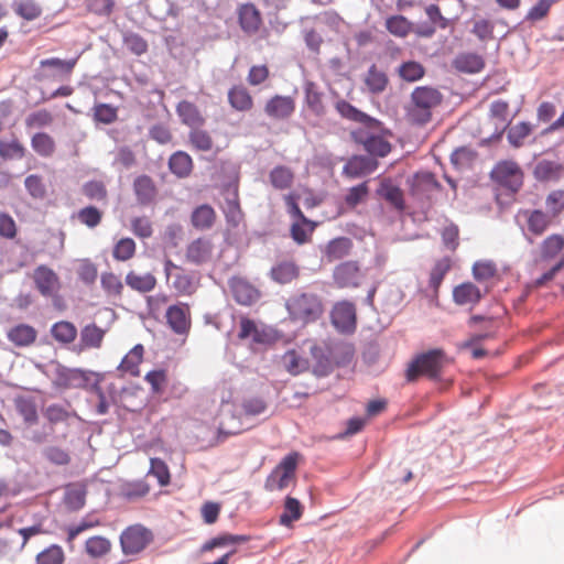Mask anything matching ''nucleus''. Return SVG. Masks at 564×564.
<instances>
[{
	"label": "nucleus",
	"mask_w": 564,
	"mask_h": 564,
	"mask_svg": "<svg viewBox=\"0 0 564 564\" xmlns=\"http://www.w3.org/2000/svg\"><path fill=\"white\" fill-rule=\"evenodd\" d=\"M289 319L301 327L314 324L325 313L323 297L314 292H296L285 302Z\"/></svg>",
	"instance_id": "1"
},
{
	"label": "nucleus",
	"mask_w": 564,
	"mask_h": 564,
	"mask_svg": "<svg viewBox=\"0 0 564 564\" xmlns=\"http://www.w3.org/2000/svg\"><path fill=\"white\" fill-rule=\"evenodd\" d=\"M442 102V94L432 87H416L411 94L406 119L415 126H424L432 119V110Z\"/></svg>",
	"instance_id": "2"
},
{
	"label": "nucleus",
	"mask_w": 564,
	"mask_h": 564,
	"mask_svg": "<svg viewBox=\"0 0 564 564\" xmlns=\"http://www.w3.org/2000/svg\"><path fill=\"white\" fill-rule=\"evenodd\" d=\"M452 364V359L443 349H431L416 356L406 369V379L412 382L420 376L436 380L442 377L444 369Z\"/></svg>",
	"instance_id": "3"
},
{
	"label": "nucleus",
	"mask_w": 564,
	"mask_h": 564,
	"mask_svg": "<svg viewBox=\"0 0 564 564\" xmlns=\"http://www.w3.org/2000/svg\"><path fill=\"white\" fill-rule=\"evenodd\" d=\"M301 455L292 452L284 456L264 481L267 491H282L296 480V469Z\"/></svg>",
	"instance_id": "4"
},
{
	"label": "nucleus",
	"mask_w": 564,
	"mask_h": 564,
	"mask_svg": "<svg viewBox=\"0 0 564 564\" xmlns=\"http://www.w3.org/2000/svg\"><path fill=\"white\" fill-rule=\"evenodd\" d=\"M164 273L166 280H171V288L177 295L189 296L196 292L198 280L195 275L174 263L171 259L164 260Z\"/></svg>",
	"instance_id": "5"
},
{
	"label": "nucleus",
	"mask_w": 564,
	"mask_h": 564,
	"mask_svg": "<svg viewBox=\"0 0 564 564\" xmlns=\"http://www.w3.org/2000/svg\"><path fill=\"white\" fill-rule=\"evenodd\" d=\"M330 323L334 328L341 334H352L357 327L356 305L343 300L336 302L329 313Z\"/></svg>",
	"instance_id": "6"
},
{
	"label": "nucleus",
	"mask_w": 564,
	"mask_h": 564,
	"mask_svg": "<svg viewBox=\"0 0 564 564\" xmlns=\"http://www.w3.org/2000/svg\"><path fill=\"white\" fill-rule=\"evenodd\" d=\"M491 178L503 186L516 193L520 189L523 184V172L519 164L514 161H500L492 169Z\"/></svg>",
	"instance_id": "7"
},
{
	"label": "nucleus",
	"mask_w": 564,
	"mask_h": 564,
	"mask_svg": "<svg viewBox=\"0 0 564 564\" xmlns=\"http://www.w3.org/2000/svg\"><path fill=\"white\" fill-rule=\"evenodd\" d=\"M152 541L150 530L141 524L130 525L120 535V544L126 555H134L143 551Z\"/></svg>",
	"instance_id": "8"
},
{
	"label": "nucleus",
	"mask_w": 564,
	"mask_h": 564,
	"mask_svg": "<svg viewBox=\"0 0 564 564\" xmlns=\"http://www.w3.org/2000/svg\"><path fill=\"white\" fill-rule=\"evenodd\" d=\"M32 280L39 293L45 297H54L61 290L59 276L45 264L34 269Z\"/></svg>",
	"instance_id": "9"
},
{
	"label": "nucleus",
	"mask_w": 564,
	"mask_h": 564,
	"mask_svg": "<svg viewBox=\"0 0 564 564\" xmlns=\"http://www.w3.org/2000/svg\"><path fill=\"white\" fill-rule=\"evenodd\" d=\"M333 279L340 289H355L361 284L362 272L357 261H345L334 269Z\"/></svg>",
	"instance_id": "10"
},
{
	"label": "nucleus",
	"mask_w": 564,
	"mask_h": 564,
	"mask_svg": "<svg viewBox=\"0 0 564 564\" xmlns=\"http://www.w3.org/2000/svg\"><path fill=\"white\" fill-rule=\"evenodd\" d=\"M517 219H523L528 231L535 237L542 236L553 223L550 215L541 209H520Z\"/></svg>",
	"instance_id": "11"
},
{
	"label": "nucleus",
	"mask_w": 564,
	"mask_h": 564,
	"mask_svg": "<svg viewBox=\"0 0 564 564\" xmlns=\"http://www.w3.org/2000/svg\"><path fill=\"white\" fill-rule=\"evenodd\" d=\"M88 378L83 370L57 365L54 371V384L61 389H78L87 384Z\"/></svg>",
	"instance_id": "12"
},
{
	"label": "nucleus",
	"mask_w": 564,
	"mask_h": 564,
	"mask_svg": "<svg viewBox=\"0 0 564 564\" xmlns=\"http://www.w3.org/2000/svg\"><path fill=\"white\" fill-rule=\"evenodd\" d=\"M213 252V241L207 237H199L187 245L185 259L192 264L200 265L212 260Z\"/></svg>",
	"instance_id": "13"
},
{
	"label": "nucleus",
	"mask_w": 564,
	"mask_h": 564,
	"mask_svg": "<svg viewBox=\"0 0 564 564\" xmlns=\"http://www.w3.org/2000/svg\"><path fill=\"white\" fill-rule=\"evenodd\" d=\"M229 289L235 301L240 305L251 306L260 299L259 290L243 278L230 279Z\"/></svg>",
	"instance_id": "14"
},
{
	"label": "nucleus",
	"mask_w": 564,
	"mask_h": 564,
	"mask_svg": "<svg viewBox=\"0 0 564 564\" xmlns=\"http://www.w3.org/2000/svg\"><path fill=\"white\" fill-rule=\"evenodd\" d=\"M37 329L26 323H18L7 330V339L15 348H30L37 341Z\"/></svg>",
	"instance_id": "15"
},
{
	"label": "nucleus",
	"mask_w": 564,
	"mask_h": 564,
	"mask_svg": "<svg viewBox=\"0 0 564 564\" xmlns=\"http://www.w3.org/2000/svg\"><path fill=\"white\" fill-rule=\"evenodd\" d=\"M167 325L176 334H186L191 327V312L186 303H178L169 306L165 313Z\"/></svg>",
	"instance_id": "16"
},
{
	"label": "nucleus",
	"mask_w": 564,
	"mask_h": 564,
	"mask_svg": "<svg viewBox=\"0 0 564 564\" xmlns=\"http://www.w3.org/2000/svg\"><path fill=\"white\" fill-rule=\"evenodd\" d=\"M295 106V99L292 96L274 95L267 101L264 112L271 119L285 120L294 113Z\"/></svg>",
	"instance_id": "17"
},
{
	"label": "nucleus",
	"mask_w": 564,
	"mask_h": 564,
	"mask_svg": "<svg viewBox=\"0 0 564 564\" xmlns=\"http://www.w3.org/2000/svg\"><path fill=\"white\" fill-rule=\"evenodd\" d=\"M352 138L357 143L364 145V149L371 155L386 156L391 151V144L381 135L369 134L364 130L352 132Z\"/></svg>",
	"instance_id": "18"
},
{
	"label": "nucleus",
	"mask_w": 564,
	"mask_h": 564,
	"mask_svg": "<svg viewBox=\"0 0 564 564\" xmlns=\"http://www.w3.org/2000/svg\"><path fill=\"white\" fill-rule=\"evenodd\" d=\"M238 22L245 33L256 34L262 24L261 13L253 3L241 4L238 8Z\"/></svg>",
	"instance_id": "19"
},
{
	"label": "nucleus",
	"mask_w": 564,
	"mask_h": 564,
	"mask_svg": "<svg viewBox=\"0 0 564 564\" xmlns=\"http://www.w3.org/2000/svg\"><path fill=\"white\" fill-rule=\"evenodd\" d=\"M378 166L375 159L364 155L350 158L343 167V174L349 178H357L372 173Z\"/></svg>",
	"instance_id": "20"
},
{
	"label": "nucleus",
	"mask_w": 564,
	"mask_h": 564,
	"mask_svg": "<svg viewBox=\"0 0 564 564\" xmlns=\"http://www.w3.org/2000/svg\"><path fill=\"white\" fill-rule=\"evenodd\" d=\"M482 299V293L478 286L471 282H464L456 285L453 290V301L459 306H475Z\"/></svg>",
	"instance_id": "21"
},
{
	"label": "nucleus",
	"mask_w": 564,
	"mask_h": 564,
	"mask_svg": "<svg viewBox=\"0 0 564 564\" xmlns=\"http://www.w3.org/2000/svg\"><path fill=\"white\" fill-rule=\"evenodd\" d=\"M176 113L181 122L189 129L194 127H204L206 119L199 108L188 100H182L176 105Z\"/></svg>",
	"instance_id": "22"
},
{
	"label": "nucleus",
	"mask_w": 564,
	"mask_h": 564,
	"mask_svg": "<svg viewBox=\"0 0 564 564\" xmlns=\"http://www.w3.org/2000/svg\"><path fill=\"white\" fill-rule=\"evenodd\" d=\"M317 224L306 216L301 218H293L290 227L291 238L297 245H305L312 240V235Z\"/></svg>",
	"instance_id": "23"
},
{
	"label": "nucleus",
	"mask_w": 564,
	"mask_h": 564,
	"mask_svg": "<svg viewBox=\"0 0 564 564\" xmlns=\"http://www.w3.org/2000/svg\"><path fill=\"white\" fill-rule=\"evenodd\" d=\"M335 108L343 118L362 123L369 128H377L380 123L377 119L371 118L367 113L360 111L346 100H338L335 105Z\"/></svg>",
	"instance_id": "24"
},
{
	"label": "nucleus",
	"mask_w": 564,
	"mask_h": 564,
	"mask_svg": "<svg viewBox=\"0 0 564 564\" xmlns=\"http://www.w3.org/2000/svg\"><path fill=\"white\" fill-rule=\"evenodd\" d=\"M144 347L141 344L132 347L128 354L122 358L118 370L123 375H129L131 377L140 376V365L143 361Z\"/></svg>",
	"instance_id": "25"
},
{
	"label": "nucleus",
	"mask_w": 564,
	"mask_h": 564,
	"mask_svg": "<svg viewBox=\"0 0 564 564\" xmlns=\"http://www.w3.org/2000/svg\"><path fill=\"white\" fill-rule=\"evenodd\" d=\"M223 213L225 215L227 225L231 228H237L240 224L243 223L245 214L240 206L237 189H235L230 195L226 197L225 205L223 206Z\"/></svg>",
	"instance_id": "26"
},
{
	"label": "nucleus",
	"mask_w": 564,
	"mask_h": 564,
	"mask_svg": "<svg viewBox=\"0 0 564 564\" xmlns=\"http://www.w3.org/2000/svg\"><path fill=\"white\" fill-rule=\"evenodd\" d=\"M133 191L139 204L144 206L153 203L158 195L156 186L148 175H140L134 180Z\"/></svg>",
	"instance_id": "27"
},
{
	"label": "nucleus",
	"mask_w": 564,
	"mask_h": 564,
	"mask_svg": "<svg viewBox=\"0 0 564 564\" xmlns=\"http://www.w3.org/2000/svg\"><path fill=\"white\" fill-rule=\"evenodd\" d=\"M126 284L133 291L139 293H149L153 291L158 284L154 274L150 272L138 273L133 270L129 271L126 275Z\"/></svg>",
	"instance_id": "28"
},
{
	"label": "nucleus",
	"mask_w": 564,
	"mask_h": 564,
	"mask_svg": "<svg viewBox=\"0 0 564 564\" xmlns=\"http://www.w3.org/2000/svg\"><path fill=\"white\" fill-rule=\"evenodd\" d=\"M250 541L249 535L243 534H231V533H223L219 534L208 541H206L202 547V553L212 552L213 550L217 547H227V546H235L237 544L247 543Z\"/></svg>",
	"instance_id": "29"
},
{
	"label": "nucleus",
	"mask_w": 564,
	"mask_h": 564,
	"mask_svg": "<svg viewBox=\"0 0 564 564\" xmlns=\"http://www.w3.org/2000/svg\"><path fill=\"white\" fill-rule=\"evenodd\" d=\"M453 66L462 73H479L485 67V61L481 55L476 53H460L454 61Z\"/></svg>",
	"instance_id": "30"
},
{
	"label": "nucleus",
	"mask_w": 564,
	"mask_h": 564,
	"mask_svg": "<svg viewBox=\"0 0 564 564\" xmlns=\"http://www.w3.org/2000/svg\"><path fill=\"white\" fill-rule=\"evenodd\" d=\"M250 337L254 344H265L269 340V335L264 329L259 328L254 321L243 316L239 322L238 338L245 340Z\"/></svg>",
	"instance_id": "31"
},
{
	"label": "nucleus",
	"mask_w": 564,
	"mask_h": 564,
	"mask_svg": "<svg viewBox=\"0 0 564 564\" xmlns=\"http://www.w3.org/2000/svg\"><path fill=\"white\" fill-rule=\"evenodd\" d=\"M228 102L237 111L246 112L252 109L253 98L242 85H236L228 91Z\"/></svg>",
	"instance_id": "32"
},
{
	"label": "nucleus",
	"mask_w": 564,
	"mask_h": 564,
	"mask_svg": "<svg viewBox=\"0 0 564 564\" xmlns=\"http://www.w3.org/2000/svg\"><path fill=\"white\" fill-rule=\"evenodd\" d=\"M215 209L207 204L196 207L191 215V223L198 230L210 229L216 221Z\"/></svg>",
	"instance_id": "33"
},
{
	"label": "nucleus",
	"mask_w": 564,
	"mask_h": 564,
	"mask_svg": "<svg viewBox=\"0 0 564 564\" xmlns=\"http://www.w3.org/2000/svg\"><path fill=\"white\" fill-rule=\"evenodd\" d=\"M294 172L285 165H276L269 173V182L273 188L285 191L292 187L294 183Z\"/></svg>",
	"instance_id": "34"
},
{
	"label": "nucleus",
	"mask_w": 564,
	"mask_h": 564,
	"mask_svg": "<svg viewBox=\"0 0 564 564\" xmlns=\"http://www.w3.org/2000/svg\"><path fill=\"white\" fill-rule=\"evenodd\" d=\"M305 105L308 110L317 117L326 113V106L324 104V95L321 93L316 85L312 82L306 83L305 88Z\"/></svg>",
	"instance_id": "35"
},
{
	"label": "nucleus",
	"mask_w": 564,
	"mask_h": 564,
	"mask_svg": "<svg viewBox=\"0 0 564 564\" xmlns=\"http://www.w3.org/2000/svg\"><path fill=\"white\" fill-rule=\"evenodd\" d=\"M352 247L351 240L346 237H338L330 240L325 249L324 257L328 262H334L336 260L343 259L348 256L350 249Z\"/></svg>",
	"instance_id": "36"
},
{
	"label": "nucleus",
	"mask_w": 564,
	"mask_h": 564,
	"mask_svg": "<svg viewBox=\"0 0 564 564\" xmlns=\"http://www.w3.org/2000/svg\"><path fill=\"white\" fill-rule=\"evenodd\" d=\"M438 187L441 185L432 173L420 172L413 177L411 191L413 195L423 196L436 191Z\"/></svg>",
	"instance_id": "37"
},
{
	"label": "nucleus",
	"mask_w": 564,
	"mask_h": 564,
	"mask_svg": "<svg viewBox=\"0 0 564 564\" xmlns=\"http://www.w3.org/2000/svg\"><path fill=\"white\" fill-rule=\"evenodd\" d=\"M169 167L177 177H187L193 171V160L188 153L177 151L171 155Z\"/></svg>",
	"instance_id": "38"
},
{
	"label": "nucleus",
	"mask_w": 564,
	"mask_h": 564,
	"mask_svg": "<svg viewBox=\"0 0 564 564\" xmlns=\"http://www.w3.org/2000/svg\"><path fill=\"white\" fill-rule=\"evenodd\" d=\"M14 406L26 424L34 425L37 423V409L33 398L19 395L14 399Z\"/></svg>",
	"instance_id": "39"
},
{
	"label": "nucleus",
	"mask_w": 564,
	"mask_h": 564,
	"mask_svg": "<svg viewBox=\"0 0 564 564\" xmlns=\"http://www.w3.org/2000/svg\"><path fill=\"white\" fill-rule=\"evenodd\" d=\"M63 501L69 510H80L86 502L85 487L79 484H70L66 486Z\"/></svg>",
	"instance_id": "40"
},
{
	"label": "nucleus",
	"mask_w": 564,
	"mask_h": 564,
	"mask_svg": "<svg viewBox=\"0 0 564 564\" xmlns=\"http://www.w3.org/2000/svg\"><path fill=\"white\" fill-rule=\"evenodd\" d=\"M563 171L564 167L561 163L542 160L535 165L534 175L539 181H556L562 176Z\"/></svg>",
	"instance_id": "41"
},
{
	"label": "nucleus",
	"mask_w": 564,
	"mask_h": 564,
	"mask_svg": "<svg viewBox=\"0 0 564 564\" xmlns=\"http://www.w3.org/2000/svg\"><path fill=\"white\" fill-rule=\"evenodd\" d=\"M43 416L50 425L67 423L73 416L70 405L53 403L43 409Z\"/></svg>",
	"instance_id": "42"
},
{
	"label": "nucleus",
	"mask_w": 564,
	"mask_h": 564,
	"mask_svg": "<svg viewBox=\"0 0 564 564\" xmlns=\"http://www.w3.org/2000/svg\"><path fill=\"white\" fill-rule=\"evenodd\" d=\"M303 510L302 503L296 498L288 496L284 500L283 512L279 519L280 524L291 527L294 521L301 519Z\"/></svg>",
	"instance_id": "43"
},
{
	"label": "nucleus",
	"mask_w": 564,
	"mask_h": 564,
	"mask_svg": "<svg viewBox=\"0 0 564 564\" xmlns=\"http://www.w3.org/2000/svg\"><path fill=\"white\" fill-rule=\"evenodd\" d=\"M188 142L193 149L200 152L212 151L214 147L213 137L203 127H194L189 130Z\"/></svg>",
	"instance_id": "44"
},
{
	"label": "nucleus",
	"mask_w": 564,
	"mask_h": 564,
	"mask_svg": "<svg viewBox=\"0 0 564 564\" xmlns=\"http://www.w3.org/2000/svg\"><path fill=\"white\" fill-rule=\"evenodd\" d=\"M299 276V268L292 261H283L271 269V278L280 283H291Z\"/></svg>",
	"instance_id": "45"
},
{
	"label": "nucleus",
	"mask_w": 564,
	"mask_h": 564,
	"mask_svg": "<svg viewBox=\"0 0 564 564\" xmlns=\"http://www.w3.org/2000/svg\"><path fill=\"white\" fill-rule=\"evenodd\" d=\"M52 337L61 344H70L77 337L76 326L68 321H59L51 327Z\"/></svg>",
	"instance_id": "46"
},
{
	"label": "nucleus",
	"mask_w": 564,
	"mask_h": 564,
	"mask_svg": "<svg viewBox=\"0 0 564 564\" xmlns=\"http://www.w3.org/2000/svg\"><path fill=\"white\" fill-rule=\"evenodd\" d=\"M105 333L106 332L96 324H88L80 332V345L84 348H100Z\"/></svg>",
	"instance_id": "47"
},
{
	"label": "nucleus",
	"mask_w": 564,
	"mask_h": 564,
	"mask_svg": "<svg viewBox=\"0 0 564 564\" xmlns=\"http://www.w3.org/2000/svg\"><path fill=\"white\" fill-rule=\"evenodd\" d=\"M388 83L387 74L380 70L376 65H372L365 76V84L372 94L382 93L387 88Z\"/></svg>",
	"instance_id": "48"
},
{
	"label": "nucleus",
	"mask_w": 564,
	"mask_h": 564,
	"mask_svg": "<svg viewBox=\"0 0 564 564\" xmlns=\"http://www.w3.org/2000/svg\"><path fill=\"white\" fill-rule=\"evenodd\" d=\"M564 249V237L560 234L547 236L540 245V257L543 260L555 258Z\"/></svg>",
	"instance_id": "49"
},
{
	"label": "nucleus",
	"mask_w": 564,
	"mask_h": 564,
	"mask_svg": "<svg viewBox=\"0 0 564 564\" xmlns=\"http://www.w3.org/2000/svg\"><path fill=\"white\" fill-rule=\"evenodd\" d=\"M32 149L43 158H50L55 153L54 139L46 132H37L31 139Z\"/></svg>",
	"instance_id": "50"
},
{
	"label": "nucleus",
	"mask_w": 564,
	"mask_h": 564,
	"mask_svg": "<svg viewBox=\"0 0 564 564\" xmlns=\"http://www.w3.org/2000/svg\"><path fill=\"white\" fill-rule=\"evenodd\" d=\"M111 550V542L102 535H94L86 540L85 552L93 558L107 555Z\"/></svg>",
	"instance_id": "51"
},
{
	"label": "nucleus",
	"mask_w": 564,
	"mask_h": 564,
	"mask_svg": "<svg viewBox=\"0 0 564 564\" xmlns=\"http://www.w3.org/2000/svg\"><path fill=\"white\" fill-rule=\"evenodd\" d=\"M386 29L397 37H406L413 31V23L404 15H391L386 20Z\"/></svg>",
	"instance_id": "52"
},
{
	"label": "nucleus",
	"mask_w": 564,
	"mask_h": 564,
	"mask_svg": "<svg viewBox=\"0 0 564 564\" xmlns=\"http://www.w3.org/2000/svg\"><path fill=\"white\" fill-rule=\"evenodd\" d=\"M78 62V57L70 58V59H61L58 57H51L45 58L40 62V66L42 68L44 67H51L58 72V74L65 78L68 79Z\"/></svg>",
	"instance_id": "53"
},
{
	"label": "nucleus",
	"mask_w": 564,
	"mask_h": 564,
	"mask_svg": "<svg viewBox=\"0 0 564 564\" xmlns=\"http://www.w3.org/2000/svg\"><path fill=\"white\" fill-rule=\"evenodd\" d=\"M379 194L398 210L405 208L402 189L391 182H382Z\"/></svg>",
	"instance_id": "54"
},
{
	"label": "nucleus",
	"mask_w": 564,
	"mask_h": 564,
	"mask_svg": "<svg viewBox=\"0 0 564 564\" xmlns=\"http://www.w3.org/2000/svg\"><path fill=\"white\" fill-rule=\"evenodd\" d=\"M83 195L89 200L107 203L108 191L106 184L99 180H91L83 184Z\"/></svg>",
	"instance_id": "55"
},
{
	"label": "nucleus",
	"mask_w": 564,
	"mask_h": 564,
	"mask_svg": "<svg viewBox=\"0 0 564 564\" xmlns=\"http://www.w3.org/2000/svg\"><path fill=\"white\" fill-rule=\"evenodd\" d=\"M102 217L104 212L94 205L85 206L80 208L76 214L77 220L82 225H85L86 227L91 229L96 228L101 224Z\"/></svg>",
	"instance_id": "56"
},
{
	"label": "nucleus",
	"mask_w": 564,
	"mask_h": 564,
	"mask_svg": "<svg viewBox=\"0 0 564 564\" xmlns=\"http://www.w3.org/2000/svg\"><path fill=\"white\" fill-rule=\"evenodd\" d=\"M100 284L108 296L121 297L123 293V283L113 272H104L100 276Z\"/></svg>",
	"instance_id": "57"
},
{
	"label": "nucleus",
	"mask_w": 564,
	"mask_h": 564,
	"mask_svg": "<svg viewBox=\"0 0 564 564\" xmlns=\"http://www.w3.org/2000/svg\"><path fill=\"white\" fill-rule=\"evenodd\" d=\"M452 268V261L449 258L445 257L436 261L434 264L431 274H430V286L433 289L435 293L438 292V289L447 274V272Z\"/></svg>",
	"instance_id": "58"
},
{
	"label": "nucleus",
	"mask_w": 564,
	"mask_h": 564,
	"mask_svg": "<svg viewBox=\"0 0 564 564\" xmlns=\"http://www.w3.org/2000/svg\"><path fill=\"white\" fill-rule=\"evenodd\" d=\"M509 105L507 101L497 100L490 105V117L495 120L496 130H500L501 132L509 124Z\"/></svg>",
	"instance_id": "59"
},
{
	"label": "nucleus",
	"mask_w": 564,
	"mask_h": 564,
	"mask_svg": "<svg viewBox=\"0 0 564 564\" xmlns=\"http://www.w3.org/2000/svg\"><path fill=\"white\" fill-rule=\"evenodd\" d=\"M283 365L288 372L296 376L308 368V361L301 357L295 350H288L282 357Z\"/></svg>",
	"instance_id": "60"
},
{
	"label": "nucleus",
	"mask_w": 564,
	"mask_h": 564,
	"mask_svg": "<svg viewBox=\"0 0 564 564\" xmlns=\"http://www.w3.org/2000/svg\"><path fill=\"white\" fill-rule=\"evenodd\" d=\"M546 213L552 219L557 218L564 212V189H554L545 198Z\"/></svg>",
	"instance_id": "61"
},
{
	"label": "nucleus",
	"mask_w": 564,
	"mask_h": 564,
	"mask_svg": "<svg viewBox=\"0 0 564 564\" xmlns=\"http://www.w3.org/2000/svg\"><path fill=\"white\" fill-rule=\"evenodd\" d=\"M14 12L26 21H33L42 14V9L35 0H20L14 3Z\"/></svg>",
	"instance_id": "62"
},
{
	"label": "nucleus",
	"mask_w": 564,
	"mask_h": 564,
	"mask_svg": "<svg viewBox=\"0 0 564 564\" xmlns=\"http://www.w3.org/2000/svg\"><path fill=\"white\" fill-rule=\"evenodd\" d=\"M135 242L132 238H121L117 241L112 249V257L117 261H128L134 257L135 253Z\"/></svg>",
	"instance_id": "63"
},
{
	"label": "nucleus",
	"mask_w": 564,
	"mask_h": 564,
	"mask_svg": "<svg viewBox=\"0 0 564 564\" xmlns=\"http://www.w3.org/2000/svg\"><path fill=\"white\" fill-rule=\"evenodd\" d=\"M65 561V553L59 545L53 544L36 556L37 564H63Z\"/></svg>",
	"instance_id": "64"
}]
</instances>
